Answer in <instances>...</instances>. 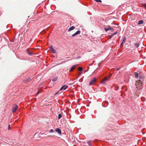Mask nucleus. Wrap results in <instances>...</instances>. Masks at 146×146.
<instances>
[{"label":"nucleus","mask_w":146,"mask_h":146,"mask_svg":"<svg viewBox=\"0 0 146 146\" xmlns=\"http://www.w3.org/2000/svg\"><path fill=\"white\" fill-rule=\"evenodd\" d=\"M54 130L53 129H51L50 131V133H52V132H54Z\"/></svg>","instance_id":"nucleus-22"},{"label":"nucleus","mask_w":146,"mask_h":146,"mask_svg":"<svg viewBox=\"0 0 146 146\" xmlns=\"http://www.w3.org/2000/svg\"><path fill=\"white\" fill-rule=\"evenodd\" d=\"M143 21L142 20H140L139 21V22L138 23V25H140V24H143Z\"/></svg>","instance_id":"nucleus-11"},{"label":"nucleus","mask_w":146,"mask_h":146,"mask_svg":"<svg viewBox=\"0 0 146 146\" xmlns=\"http://www.w3.org/2000/svg\"><path fill=\"white\" fill-rule=\"evenodd\" d=\"M68 87V86L66 85H64L60 89V90H66L67 88Z\"/></svg>","instance_id":"nucleus-4"},{"label":"nucleus","mask_w":146,"mask_h":146,"mask_svg":"<svg viewBox=\"0 0 146 146\" xmlns=\"http://www.w3.org/2000/svg\"><path fill=\"white\" fill-rule=\"evenodd\" d=\"M80 30H78L75 33H74V34H73L72 35V37H74L76 35H78L79 34H80Z\"/></svg>","instance_id":"nucleus-5"},{"label":"nucleus","mask_w":146,"mask_h":146,"mask_svg":"<svg viewBox=\"0 0 146 146\" xmlns=\"http://www.w3.org/2000/svg\"><path fill=\"white\" fill-rule=\"evenodd\" d=\"M108 79L106 77H105L102 80L101 83L103 84H105L106 81L108 80Z\"/></svg>","instance_id":"nucleus-8"},{"label":"nucleus","mask_w":146,"mask_h":146,"mask_svg":"<svg viewBox=\"0 0 146 146\" xmlns=\"http://www.w3.org/2000/svg\"><path fill=\"white\" fill-rule=\"evenodd\" d=\"M58 93V92H56V93L55 94H57Z\"/></svg>","instance_id":"nucleus-27"},{"label":"nucleus","mask_w":146,"mask_h":146,"mask_svg":"<svg viewBox=\"0 0 146 146\" xmlns=\"http://www.w3.org/2000/svg\"><path fill=\"white\" fill-rule=\"evenodd\" d=\"M50 48L52 52L53 53H55L56 52V50L53 48V47L52 46H50Z\"/></svg>","instance_id":"nucleus-6"},{"label":"nucleus","mask_w":146,"mask_h":146,"mask_svg":"<svg viewBox=\"0 0 146 146\" xmlns=\"http://www.w3.org/2000/svg\"><path fill=\"white\" fill-rule=\"evenodd\" d=\"M117 32H115L114 34H113V35H115L116 34H117Z\"/></svg>","instance_id":"nucleus-24"},{"label":"nucleus","mask_w":146,"mask_h":146,"mask_svg":"<svg viewBox=\"0 0 146 146\" xmlns=\"http://www.w3.org/2000/svg\"><path fill=\"white\" fill-rule=\"evenodd\" d=\"M96 2H102V1L101 0H94Z\"/></svg>","instance_id":"nucleus-19"},{"label":"nucleus","mask_w":146,"mask_h":146,"mask_svg":"<svg viewBox=\"0 0 146 146\" xmlns=\"http://www.w3.org/2000/svg\"><path fill=\"white\" fill-rule=\"evenodd\" d=\"M109 30H113V28H111L110 27H109Z\"/></svg>","instance_id":"nucleus-21"},{"label":"nucleus","mask_w":146,"mask_h":146,"mask_svg":"<svg viewBox=\"0 0 146 146\" xmlns=\"http://www.w3.org/2000/svg\"><path fill=\"white\" fill-rule=\"evenodd\" d=\"M62 117V115L61 114H59L58 115V119H60Z\"/></svg>","instance_id":"nucleus-14"},{"label":"nucleus","mask_w":146,"mask_h":146,"mask_svg":"<svg viewBox=\"0 0 146 146\" xmlns=\"http://www.w3.org/2000/svg\"><path fill=\"white\" fill-rule=\"evenodd\" d=\"M138 74L137 72L135 73V76L138 79L135 83V86L137 90H140L142 88L143 86V82L144 80V77L142 76L138 77Z\"/></svg>","instance_id":"nucleus-1"},{"label":"nucleus","mask_w":146,"mask_h":146,"mask_svg":"<svg viewBox=\"0 0 146 146\" xmlns=\"http://www.w3.org/2000/svg\"><path fill=\"white\" fill-rule=\"evenodd\" d=\"M38 92L37 93V95H38Z\"/></svg>","instance_id":"nucleus-26"},{"label":"nucleus","mask_w":146,"mask_h":146,"mask_svg":"<svg viewBox=\"0 0 146 146\" xmlns=\"http://www.w3.org/2000/svg\"><path fill=\"white\" fill-rule=\"evenodd\" d=\"M135 45L137 47H139V44L138 43H135Z\"/></svg>","instance_id":"nucleus-13"},{"label":"nucleus","mask_w":146,"mask_h":146,"mask_svg":"<svg viewBox=\"0 0 146 146\" xmlns=\"http://www.w3.org/2000/svg\"><path fill=\"white\" fill-rule=\"evenodd\" d=\"M27 52H28V54L29 55H32L33 54L31 52L28 51Z\"/></svg>","instance_id":"nucleus-16"},{"label":"nucleus","mask_w":146,"mask_h":146,"mask_svg":"<svg viewBox=\"0 0 146 146\" xmlns=\"http://www.w3.org/2000/svg\"><path fill=\"white\" fill-rule=\"evenodd\" d=\"M30 78H29L28 80V81H29V80H30Z\"/></svg>","instance_id":"nucleus-28"},{"label":"nucleus","mask_w":146,"mask_h":146,"mask_svg":"<svg viewBox=\"0 0 146 146\" xmlns=\"http://www.w3.org/2000/svg\"><path fill=\"white\" fill-rule=\"evenodd\" d=\"M57 78L56 77L52 79V80L53 82H55L57 80Z\"/></svg>","instance_id":"nucleus-12"},{"label":"nucleus","mask_w":146,"mask_h":146,"mask_svg":"<svg viewBox=\"0 0 146 146\" xmlns=\"http://www.w3.org/2000/svg\"><path fill=\"white\" fill-rule=\"evenodd\" d=\"M76 65H74L70 69V72L72 71L76 67Z\"/></svg>","instance_id":"nucleus-10"},{"label":"nucleus","mask_w":146,"mask_h":146,"mask_svg":"<svg viewBox=\"0 0 146 146\" xmlns=\"http://www.w3.org/2000/svg\"><path fill=\"white\" fill-rule=\"evenodd\" d=\"M82 68L81 67H79L78 68V70L79 71H82Z\"/></svg>","instance_id":"nucleus-15"},{"label":"nucleus","mask_w":146,"mask_h":146,"mask_svg":"<svg viewBox=\"0 0 146 146\" xmlns=\"http://www.w3.org/2000/svg\"><path fill=\"white\" fill-rule=\"evenodd\" d=\"M87 143L89 146H91V143L90 141H88Z\"/></svg>","instance_id":"nucleus-17"},{"label":"nucleus","mask_w":146,"mask_h":146,"mask_svg":"<svg viewBox=\"0 0 146 146\" xmlns=\"http://www.w3.org/2000/svg\"><path fill=\"white\" fill-rule=\"evenodd\" d=\"M10 125H9V126H8V129L9 130L10 129Z\"/></svg>","instance_id":"nucleus-23"},{"label":"nucleus","mask_w":146,"mask_h":146,"mask_svg":"<svg viewBox=\"0 0 146 146\" xmlns=\"http://www.w3.org/2000/svg\"><path fill=\"white\" fill-rule=\"evenodd\" d=\"M80 58V56H79L77 58Z\"/></svg>","instance_id":"nucleus-25"},{"label":"nucleus","mask_w":146,"mask_h":146,"mask_svg":"<svg viewBox=\"0 0 146 146\" xmlns=\"http://www.w3.org/2000/svg\"><path fill=\"white\" fill-rule=\"evenodd\" d=\"M75 29V27L74 26H72V27H70L68 31H72V30H74Z\"/></svg>","instance_id":"nucleus-9"},{"label":"nucleus","mask_w":146,"mask_h":146,"mask_svg":"<svg viewBox=\"0 0 146 146\" xmlns=\"http://www.w3.org/2000/svg\"><path fill=\"white\" fill-rule=\"evenodd\" d=\"M96 81V79L95 77L93 78L90 82V85L94 84Z\"/></svg>","instance_id":"nucleus-2"},{"label":"nucleus","mask_w":146,"mask_h":146,"mask_svg":"<svg viewBox=\"0 0 146 146\" xmlns=\"http://www.w3.org/2000/svg\"><path fill=\"white\" fill-rule=\"evenodd\" d=\"M110 77H111V76H109V78H110Z\"/></svg>","instance_id":"nucleus-29"},{"label":"nucleus","mask_w":146,"mask_h":146,"mask_svg":"<svg viewBox=\"0 0 146 146\" xmlns=\"http://www.w3.org/2000/svg\"><path fill=\"white\" fill-rule=\"evenodd\" d=\"M125 40H126V38H125L124 37L123 38V40L122 43L125 42Z\"/></svg>","instance_id":"nucleus-18"},{"label":"nucleus","mask_w":146,"mask_h":146,"mask_svg":"<svg viewBox=\"0 0 146 146\" xmlns=\"http://www.w3.org/2000/svg\"><path fill=\"white\" fill-rule=\"evenodd\" d=\"M104 30H105L106 32L107 31H108L109 30V27L107 28H104Z\"/></svg>","instance_id":"nucleus-20"},{"label":"nucleus","mask_w":146,"mask_h":146,"mask_svg":"<svg viewBox=\"0 0 146 146\" xmlns=\"http://www.w3.org/2000/svg\"><path fill=\"white\" fill-rule=\"evenodd\" d=\"M145 7H146V5H145Z\"/></svg>","instance_id":"nucleus-30"},{"label":"nucleus","mask_w":146,"mask_h":146,"mask_svg":"<svg viewBox=\"0 0 146 146\" xmlns=\"http://www.w3.org/2000/svg\"><path fill=\"white\" fill-rule=\"evenodd\" d=\"M55 131L57 132L59 134L61 135V131L59 128H56L55 129Z\"/></svg>","instance_id":"nucleus-7"},{"label":"nucleus","mask_w":146,"mask_h":146,"mask_svg":"<svg viewBox=\"0 0 146 146\" xmlns=\"http://www.w3.org/2000/svg\"><path fill=\"white\" fill-rule=\"evenodd\" d=\"M18 109V106L17 105H15L13 108L12 109V112H15Z\"/></svg>","instance_id":"nucleus-3"}]
</instances>
